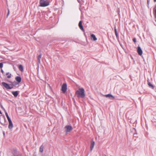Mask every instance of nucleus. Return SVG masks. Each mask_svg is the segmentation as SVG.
I'll list each match as a JSON object with an SVG mask.
<instances>
[{"instance_id":"7ed1b4c3","label":"nucleus","mask_w":156,"mask_h":156,"mask_svg":"<svg viewBox=\"0 0 156 156\" xmlns=\"http://www.w3.org/2000/svg\"><path fill=\"white\" fill-rule=\"evenodd\" d=\"M65 131L66 133L70 132L73 129V128L71 125H66L64 127Z\"/></svg>"},{"instance_id":"1a4fd4ad","label":"nucleus","mask_w":156,"mask_h":156,"mask_svg":"<svg viewBox=\"0 0 156 156\" xmlns=\"http://www.w3.org/2000/svg\"><path fill=\"white\" fill-rule=\"evenodd\" d=\"M95 144V143L93 141H92L91 142V145L90 147V151H92L93 150Z\"/></svg>"},{"instance_id":"423d86ee","label":"nucleus","mask_w":156,"mask_h":156,"mask_svg":"<svg viewBox=\"0 0 156 156\" xmlns=\"http://www.w3.org/2000/svg\"><path fill=\"white\" fill-rule=\"evenodd\" d=\"M8 121L9 123L8 128H9V129H11L13 127V125L11 119L9 120Z\"/></svg>"},{"instance_id":"f8f14e48","label":"nucleus","mask_w":156,"mask_h":156,"mask_svg":"<svg viewBox=\"0 0 156 156\" xmlns=\"http://www.w3.org/2000/svg\"><path fill=\"white\" fill-rule=\"evenodd\" d=\"M15 79L19 83L20 82L21 80V77L20 76H16L15 78Z\"/></svg>"},{"instance_id":"c85d7f7f","label":"nucleus","mask_w":156,"mask_h":156,"mask_svg":"<svg viewBox=\"0 0 156 156\" xmlns=\"http://www.w3.org/2000/svg\"><path fill=\"white\" fill-rule=\"evenodd\" d=\"M155 21L156 22V20H155Z\"/></svg>"},{"instance_id":"5701e85b","label":"nucleus","mask_w":156,"mask_h":156,"mask_svg":"<svg viewBox=\"0 0 156 156\" xmlns=\"http://www.w3.org/2000/svg\"><path fill=\"white\" fill-rule=\"evenodd\" d=\"M154 12H155V14H154V17H155V18H156V9H155L154 10Z\"/></svg>"},{"instance_id":"ddd939ff","label":"nucleus","mask_w":156,"mask_h":156,"mask_svg":"<svg viewBox=\"0 0 156 156\" xmlns=\"http://www.w3.org/2000/svg\"><path fill=\"white\" fill-rule=\"evenodd\" d=\"M44 146L43 145H41L39 149V151L40 152L42 153L44 151Z\"/></svg>"},{"instance_id":"b1692460","label":"nucleus","mask_w":156,"mask_h":156,"mask_svg":"<svg viewBox=\"0 0 156 156\" xmlns=\"http://www.w3.org/2000/svg\"><path fill=\"white\" fill-rule=\"evenodd\" d=\"M9 10L8 9V13L7 15V17H8V16H9Z\"/></svg>"},{"instance_id":"cd10ccee","label":"nucleus","mask_w":156,"mask_h":156,"mask_svg":"<svg viewBox=\"0 0 156 156\" xmlns=\"http://www.w3.org/2000/svg\"><path fill=\"white\" fill-rule=\"evenodd\" d=\"M154 2H156V0H154Z\"/></svg>"},{"instance_id":"dca6fc26","label":"nucleus","mask_w":156,"mask_h":156,"mask_svg":"<svg viewBox=\"0 0 156 156\" xmlns=\"http://www.w3.org/2000/svg\"><path fill=\"white\" fill-rule=\"evenodd\" d=\"M114 30H115V35L116 36V37L117 38L118 37V35L117 34V30H116L115 27Z\"/></svg>"},{"instance_id":"412c9836","label":"nucleus","mask_w":156,"mask_h":156,"mask_svg":"<svg viewBox=\"0 0 156 156\" xmlns=\"http://www.w3.org/2000/svg\"><path fill=\"white\" fill-rule=\"evenodd\" d=\"M11 77V74H9L7 76V77L8 78H10Z\"/></svg>"},{"instance_id":"f257e3e1","label":"nucleus","mask_w":156,"mask_h":156,"mask_svg":"<svg viewBox=\"0 0 156 156\" xmlns=\"http://www.w3.org/2000/svg\"><path fill=\"white\" fill-rule=\"evenodd\" d=\"M75 94L78 98H84L85 95L84 89L83 88H79L76 91Z\"/></svg>"},{"instance_id":"9b49d317","label":"nucleus","mask_w":156,"mask_h":156,"mask_svg":"<svg viewBox=\"0 0 156 156\" xmlns=\"http://www.w3.org/2000/svg\"><path fill=\"white\" fill-rule=\"evenodd\" d=\"M79 26L81 30H83V27L82 25V21H80L79 23Z\"/></svg>"},{"instance_id":"a211bd4d","label":"nucleus","mask_w":156,"mask_h":156,"mask_svg":"<svg viewBox=\"0 0 156 156\" xmlns=\"http://www.w3.org/2000/svg\"><path fill=\"white\" fill-rule=\"evenodd\" d=\"M148 85L150 87H151L152 89H153L154 88V87L153 85L152 84H151L150 82H149L148 83Z\"/></svg>"},{"instance_id":"393cba45","label":"nucleus","mask_w":156,"mask_h":156,"mask_svg":"<svg viewBox=\"0 0 156 156\" xmlns=\"http://www.w3.org/2000/svg\"><path fill=\"white\" fill-rule=\"evenodd\" d=\"M1 72L2 73H4V71H3V70L2 69H1Z\"/></svg>"},{"instance_id":"bb28decb","label":"nucleus","mask_w":156,"mask_h":156,"mask_svg":"<svg viewBox=\"0 0 156 156\" xmlns=\"http://www.w3.org/2000/svg\"><path fill=\"white\" fill-rule=\"evenodd\" d=\"M0 114H2V112H1L0 110Z\"/></svg>"},{"instance_id":"2eb2a0df","label":"nucleus","mask_w":156,"mask_h":156,"mask_svg":"<svg viewBox=\"0 0 156 156\" xmlns=\"http://www.w3.org/2000/svg\"><path fill=\"white\" fill-rule=\"evenodd\" d=\"M19 69L21 71H23V66L21 65H20L19 66Z\"/></svg>"},{"instance_id":"6e6552de","label":"nucleus","mask_w":156,"mask_h":156,"mask_svg":"<svg viewBox=\"0 0 156 156\" xmlns=\"http://www.w3.org/2000/svg\"><path fill=\"white\" fill-rule=\"evenodd\" d=\"M106 97L110 99H113L114 98V97L112 96V94H107L105 95Z\"/></svg>"},{"instance_id":"a878e982","label":"nucleus","mask_w":156,"mask_h":156,"mask_svg":"<svg viewBox=\"0 0 156 156\" xmlns=\"http://www.w3.org/2000/svg\"><path fill=\"white\" fill-rule=\"evenodd\" d=\"M10 74L9 73H6V75H8Z\"/></svg>"},{"instance_id":"6ab92c4d","label":"nucleus","mask_w":156,"mask_h":156,"mask_svg":"<svg viewBox=\"0 0 156 156\" xmlns=\"http://www.w3.org/2000/svg\"><path fill=\"white\" fill-rule=\"evenodd\" d=\"M41 55H39L38 57V60L39 63L40 62V59L41 58Z\"/></svg>"},{"instance_id":"9d476101","label":"nucleus","mask_w":156,"mask_h":156,"mask_svg":"<svg viewBox=\"0 0 156 156\" xmlns=\"http://www.w3.org/2000/svg\"><path fill=\"white\" fill-rule=\"evenodd\" d=\"M91 40L94 41H95L97 40V38L95 36L94 34H92L91 35Z\"/></svg>"},{"instance_id":"39448f33","label":"nucleus","mask_w":156,"mask_h":156,"mask_svg":"<svg viewBox=\"0 0 156 156\" xmlns=\"http://www.w3.org/2000/svg\"><path fill=\"white\" fill-rule=\"evenodd\" d=\"M67 86L66 83H64L62 87V90L63 93H65L67 90Z\"/></svg>"},{"instance_id":"20e7f679","label":"nucleus","mask_w":156,"mask_h":156,"mask_svg":"<svg viewBox=\"0 0 156 156\" xmlns=\"http://www.w3.org/2000/svg\"><path fill=\"white\" fill-rule=\"evenodd\" d=\"M2 84L6 89H11L13 87V86L12 84H9L5 82H2Z\"/></svg>"},{"instance_id":"0eeeda50","label":"nucleus","mask_w":156,"mask_h":156,"mask_svg":"<svg viewBox=\"0 0 156 156\" xmlns=\"http://www.w3.org/2000/svg\"><path fill=\"white\" fill-rule=\"evenodd\" d=\"M137 52L140 55H141L142 54V51L140 47L139 46L137 47Z\"/></svg>"},{"instance_id":"4468645a","label":"nucleus","mask_w":156,"mask_h":156,"mask_svg":"<svg viewBox=\"0 0 156 156\" xmlns=\"http://www.w3.org/2000/svg\"><path fill=\"white\" fill-rule=\"evenodd\" d=\"M12 94L15 97H16L18 94L17 91H12Z\"/></svg>"},{"instance_id":"aec40b11","label":"nucleus","mask_w":156,"mask_h":156,"mask_svg":"<svg viewBox=\"0 0 156 156\" xmlns=\"http://www.w3.org/2000/svg\"><path fill=\"white\" fill-rule=\"evenodd\" d=\"M3 66V64L2 63H0V68H2Z\"/></svg>"},{"instance_id":"f03ea898","label":"nucleus","mask_w":156,"mask_h":156,"mask_svg":"<svg viewBox=\"0 0 156 156\" xmlns=\"http://www.w3.org/2000/svg\"><path fill=\"white\" fill-rule=\"evenodd\" d=\"M40 6L41 7H46L49 5V3L47 0H40Z\"/></svg>"},{"instance_id":"4be33fe9","label":"nucleus","mask_w":156,"mask_h":156,"mask_svg":"<svg viewBox=\"0 0 156 156\" xmlns=\"http://www.w3.org/2000/svg\"><path fill=\"white\" fill-rule=\"evenodd\" d=\"M133 41L135 43L136 42V39L135 38H134L133 39Z\"/></svg>"},{"instance_id":"f3484780","label":"nucleus","mask_w":156,"mask_h":156,"mask_svg":"<svg viewBox=\"0 0 156 156\" xmlns=\"http://www.w3.org/2000/svg\"><path fill=\"white\" fill-rule=\"evenodd\" d=\"M5 115L6 116V117L7 118L8 120H9L11 119L9 117L6 111H5Z\"/></svg>"}]
</instances>
